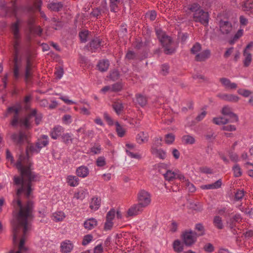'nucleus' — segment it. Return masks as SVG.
Instances as JSON below:
<instances>
[{
	"label": "nucleus",
	"mask_w": 253,
	"mask_h": 253,
	"mask_svg": "<svg viewBox=\"0 0 253 253\" xmlns=\"http://www.w3.org/2000/svg\"><path fill=\"white\" fill-rule=\"evenodd\" d=\"M13 229V243L16 245L18 243L19 237L21 236L18 245V250L14 252L11 250L9 253H24L27 249L24 246L25 238L27 232L31 229L30 224H11Z\"/></svg>",
	"instance_id": "1"
},
{
	"label": "nucleus",
	"mask_w": 253,
	"mask_h": 253,
	"mask_svg": "<svg viewBox=\"0 0 253 253\" xmlns=\"http://www.w3.org/2000/svg\"><path fill=\"white\" fill-rule=\"evenodd\" d=\"M158 38L164 48V52L166 54H171L175 52V48L172 46L171 38L167 35L161 29L156 30Z\"/></svg>",
	"instance_id": "2"
},
{
	"label": "nucleus",
	"mask_w": 253,
	"mask_h": 253,
	"mask_svg": "<svg viewBox=\"0 0 253 253\" xmlns=\"http://www.w3.org/2000/svg\"><path fill=\"white\" fill-rule=\"evenodd\" d=\"M20 109L16 106H13L8 107L7 109L5 116H12V120L10 124L13 126H16L18 125L19 119Z\"/></svg>",
	"instance_id": "3"
},
{
	"label": "nucleus",
	"mask_w": 253,
	"mask_h": 253,
	"mask_svg": "<svg viewBox=\"0 0 253 253\" xmlns=\"http://www.w3.org/2000/svg\"><path fill=\"white\" fill-rule=\"evenodd\" d=\"M150 194L145 190H140L137 194L138 203L144 208L148 206L151 201Z\"/></svg>",
	"instance_id": "4"
},
{
	"label": "nucleus",
	"mask_w": 253,
	"mask_h": 253,
	"mask_svg": "<svg viewBox=\"0 0 253 253\" xmlns=\"http://www.w3.org/2000/svg\"><path fill=\"white\" fill-rule=\"evenodd\" d=\"M181 238L184 244L187 246H191L194 244L197 240V233L191 230L184 231Z\"/></svg>",
	"instance_id": "5"
},
{
	"label": "nucleus",
	"mask_w": 253,
	"mask_h": 253,
	"mask_svg": "<svg viewBox=\"0 0 253 253\" xmlns=\"http://www.w3.org/2000/svg\"><path fill=\"white\" fill-rule=\"evenodd\" d=\"M11 139L17 145L21 146L28 141V135L26 132L20 131L18 133H13L10 136Z\"/></svg>",
	"instance_id": "6"
},
{
	"label": "nucleus",
	"mask_w": 253,
	"mask_h": 253,
	"mask_svg": "<svg viewBox=\"0 0 253 253\" xmlns=\"http://www.w3.org/2000/svg\"><path fill=\"white\" fill-rule=\"evenodd\" d=\"M209 14L202 9L196 13L193 14V20L196 22H200L205 26L209 23Z\"/></svg>",
	"instance_id": "7"
},
{
	"label": "nucleus",
	"mask_w": 253,
	"mask_h": 253,
	"mask_svg": "<svg viewBox=\"0 0 253 253\" xmlns=\"http://www.w3.org/2000/svg\"><path fill=\"white\" fill-rule=\"evenodd\" d=\"M222 114L224 118H227L229 123H237L239 121L238 116L232 112L231 109L228 106H224L222 109Z\"/></svg>",
	"instance_id": "8"
},
{
	"label": "nucleus",
	"mask_w": 253,
	"mask_h": 253,
	"mask_svg": "<svg viewBox=\"0 0 253 253\" xmlns=\"http://www.w3.org/2000/svg\"><path fill=\"white\" fill-rule=\"evenodd\" d=\"M33 65L31 58L28 57L26 59V65L24 73V80L25 82L29 83L33 77Z\"/></svg>",
	"instance_id": "9"
},
{
	"label": "nucleus",
	"mask_w": 253,
	"mask_h": 253,
	"mask_svg": "<svg viewBox=\"0 0 253 253\" xmlns=\"http://www.w3.org/2000/svg\"><path fill=\"white\" fill-rule=\"evenodd\" d=\"M219 27L221 34L223 35H228L233 30L232 24L228 21L220 20Z\"/></svg>",
	"instance_id": "10"
},
{
	"label": "nucleus",
	"mask_w": 253,
	"mask_h": 253,
	"mask_svg": "<svg viewBox=\"0 0 253 253\" xmlns=\"http://www.w3.org/2000/svg\"><path fill=\"white\" fill-rule=\"evenodd\" d=\"M144 208L137 203L133 205L127 210V215L128 216H133L141 213L144 210Z\"/></svg>",
	"instance_id": "11"
},
{
	"label": "nucleus",
	"mask_w": 253,
	"mask_h": 253,
	"mask_svg": "<svg viewBox=\"0 0 253 253\" xmlns=\"http://www.w3.org/2000/svg\"><path fill=\"white\" fill-rule=\"evenodd\" d=\"M217 97L221 100L233 102H237L239 99L237 95L227 93H218L217 94Z\"/></svg>",
	"instance_id": "12"
},
{
	"label": "nucleus",
	"mask_w": 253,
	"mask_h": 253,
	"mask_svg": "<svg viewBox=\"0 0 253 253\" xmlns=\"http://www.w3.org/2000/svg\"><path fill=\"white\" fill-rule=\"evenodd\" d=\"M211 55V50L207 49L197 54L195 56V60L198 62L205 61L210 57Z\"/></svg>",
	"instance_id": "13"
},
{
	"label": "nucleus",
	"mask_w": 253,
	"mask_h": 253,
	"mask_svg": "<svg viewBox=\"0 0 253 253\" xmlns=\"http://www.w3.org/2000/svg\"><path fill=\"white\" fill-rule=\"evenodd\" d=\"M151 152L155 157L164 160L166 158V152L162 149H158L155 147V144L151 147Z\"/></svg>",
	"instance_id": "14"
},
{
	"label": "nucleus",
	"mask_w": 253,
	"mask_h": 253,
	"mask_svg": "<svg viewBox=\"0 0 253 253\" xmlns=\"http://www.w3.org/2000/svg\"><path fill=\"white\" fill-rule=\"evenodd\" d=\"M13 62V77L15 80H18L20 77V69L21 67V63L20 61L18 60V58H17V57H14Z\"/></svg>",
	"instance_id": "15"
},
{
	"label": "nucleus",
	"mask_w": 253,
	"mask_h": 253,
	"mask_svg": "<svg viewBox=\"0 0 253 253\" xmlns=\"http://www.w3.org/2000/svg\"><path fill=\"white\" fill-rule=\"evenodd\" d=\"M219 82L222 85L227 89H235L237 88V85L235 83H231L230 80L226 78L219 79Z\"/></svg>",
	"instance_id": "16"
},
{
	"label": "nucleus",
	"mask_w": 253,
	"mask_h": 253,
	"mask_svg": "<svg viewBox=\"0 0 253 253\" xmlns=\"http://www.w3.org/2000/svg\"><path fill=\"white\" fill-rule=\"evenodd\" d=\"M243 9L249 15L253 16V0H247L243 2Z\"/></svg>",
	"instance_id": "17"
},
{
	"label": "nucleus",
	"mask_w": 253,
	"mask_h": 253,
	"mask_svg": "<svg viewBox=\"0 0 253 253\" xmlns=\"http://www.w3.org/2000/svg\"><path fill=\"white\" fill-rule=\"evenodd\" d=\"M20 20L17 19L16 21L11 24V30L13 34L14 39H20L19 34Z\"/></svg>",
	"instance_id": "18"
},
{
	"label": "nucleus",
	"mask_w": 253,
	"mask_h": 253,
	"mask_svg": "<svg viewBox=\"0 0 253 253\" xmlns=\"http://www.w3.org/2000/svg\"><path fill=\"white\" fill-rule=\"evenodd\" d=\"M64 131V128L60 126H54L51 130L50 136L53 139H56Z\"/></svg>",
	"instance_id": "19"
},
{
	"label": "nucleus",
	"mask_w": 253,
	"mask_h": 253,
	"mask_svg": "<svg viewBox=\"0 0 253 253\" xmlns=\"http://www.w3.org/2000/svg\"><path fill=\"white\" fill-rule=\"evenodd\" d=\"M102 40L99 38H95L93 39L89 42V50H91L92 52L95 51V50L98 49V48H100L102 46Z\"/></svg>",
	"instance_id": "20"
},
{
	"label": "nucleus",
	"mask_w": 253,
	"mask_h": 253,
	"mask_svg": "<svg viewBox=\"0 0 253 253\" xmlns=\"http://www.w3.org/2000/svg\"><path fill=\"white\" fill-rule=\"evenodd\" d=\"M97 225V220L93 218H91L86 220L84 223V227L87 230H91L96 227Z\"/></svg>",
	"instance_id": "21"
},
{
	"label": "nucleus",
	"mask_w": 253,
	"mask_h": 253,
	"mask_svg": "<svg viewBox=\"0 0 253 253\" xmlns=\"http://www.w3.org/2000/svg\"><path fill=\"white\" fill-rule=\"evenodd\" d=\"M73 248V245L70 241H66L61 244V250L64 253L70 252Z\"/></svg>",
	"instance_id": "22"
},
{
	"label": "nucleus",
	"mask_w": 253,
	"mask_h": 253,
	"mask_svg": "<svg viewBox=\"0 0 253 253\" xmlns=\"http://www.w3.org/2000/svg\"><path fill=\"white\" fill-rule=\"evenodd\" d=\"M76 174L78 176L84 178L89 174L88 169L85 166H81L76 169Z\"/></svg>",
	"instance_id": "23"
},
{
	"label": "nucleus",
	"mask_w": 253,
	"mask_h": 253,
	"mask_svg": "<svg viewBox=\"0 0 253 253\" xmlns=\"http://www.w3.org/2000/svg\"><path fill=\"white\" fill-rule=\"evenodd\" d=\"M222 184L221 180L218 179L213 183L204 185L201 186V188L203 189H217L221 187Z\"/></svg>",
	"instance_id": "24"
},
{
	"label": "nucleus",
	"mask_w": 253,
	"mask_h": 253,
	"mask_svg": "<svg viewBox=\"0 0 253 253\" xmlns=\"http://www.w3.org/2000/svg\"><path fill=\"white\" fill-rule=\"evenodd\" d=\"M48 144V136L45 135H43L42 138L38 139V142H36V147L40 149L43 147L46 146Z\"/></svg>",
	"instance_id": "25"
},
{
	"label": "nucleus",
	"mask_w": 253,
	"mask_h": 253,
	"mask_svg": "<svg viewBox=\"0 0 253 253\" xmlns=\"http://www.w3.org/2000/svg\"><path fill=\"white\" fill-rule=\"evenodd\" d=\"M101 204V199L97 197H93L91 199L90 203L89 208L93 211L97 210Z\"/></svg>",
	"instance_id": "26"
},
{
	"label": "nucleus",
	"mask_w": 253,
	"mask_h": 253,
	"mask_svg": "<svg viewBox=\"0 0 253 253\" xmlns=\"http://www.w3.org/2000/svg\"><path fill=\"white\" fill-rule=\"evenodd\" d=\"M107 8L106 4L102 8L98 7L94 9L91 12L90 15L93 17L98 18L101 15L102 13L107 11Z\"/></svg>",
	"instance_id": "27"
},
{
	"label": "nucleus",
	"mask_w": 253,
	"mask_h": 253,
	"mask_svg": "<svg viewBox=\"0 0 253 253\" xmlns=\"http://www.w3.org/2000/svg\"><path fill=\"white\" fill-rule=\"evenodd\" d=\"M79 179L75 175H68L67 177V182L71 187L77 186L79 184Z\"/></svg>",
	"instance_id": "28"
},
{
	"label": "nucleus",
	"mask_w": 253,
	"mask_h": 253,
	"mask_svg": "<svg viewBox=\"0 0 253 253\" xmlns=\"http://www.w3.org/2000/svg\"><path fill=\"white\" fill-rule=\"evenodd\" d=\"M243 56L244 57V59L243 60L244 66L247 67L250 65L252 61V54L250 52L247 51L246 50H244Z\"/></svg>",
	"instance_id": "29"
},
{
	"label": "nucleus",
	"mask_w": 253,
	"mask_h": 253,
	"mask_svg": "<svg viewBox=\"0 0 253 253\" xmlns=\"http://www.w3.org/2000/svg\"><path fill=\"white\" fill-rule=\"evenodd\" d=\"M109 62L107 60H100L98 64L97 68L98 70L102 72L106 71L109 67Z\"/></svg>",
	"instance_id": "30"
},
{
	"label": "nucleus",
	"mask_w": 253,
	"mask_h": 253,
	"mask_svg": "<svg viewBox=\"0 0 253 253\" xmlns=\"http://www.w3.org/2000/svg\"><path fill=\"white\" fill-rule=\"evenodd\" d=\"M148 140V135L142 131L139 133L136 137V141L139 144H142L147 142Z\"/></svg>",
	"instance_id": "31"
},
{
	"label": "nucleus",
	"mask_w": 253,
	"mask_h": 253,
	"mask_svg": "<svg viewBox=\"0 0 253 253\" xmlns=\"http://www.w3.org/2000/svg\"><path fill=\"white\" fill-rule=\"evenodd\" d=\"M176 172L172 171L170 170H167L165 173H163L165 179L170 181L176 178Z\"/></svg>",
	"instance_id": "32"
},
{
	"label": "nucleus",
	"mask_w": 253,
	"mask_h": 253,
	"mask_svg": "<svg viewBox=\"0 0 253 253\" xmlns=\"http://www.w3.org/2000/svg\"><path fill=\"white\" fill-rule=\"evenodd\" d=\"M63 6V4L60 2L50 3L48 5L47 7L51 10L54 11H59L62 8Z\"/></svg>",
	"instance_id": "33"
},
{
	"label": "nucleus",
	"mask_w": 253,
	"mask_h": 253,
	"mask_svg": "<svg viewBox=\"0 0 253 253\" xmlns=\"http://www.w3.org/2000/svg\"><path fill=\"white\" fill-rule=\"evenodd\" d=\"M136 102L141 106L143 107L146 105L147 103V98L140 94H137L135 95Z\"/></svg>",
	"instance_id": "34"
},
{
	"label": "nucleus",
	"mask_w": 253,
	"mask_h": 253,
	"mask_svg": "<svg viewBox=\"0 0 253 253\" xmlns=\"http://www.w3.org/2000/svg\"><path fill=\"white\" fill-rule=\"evenodd\" d=\"M112 107L118 115L120 114L124 109L122 103L118 101L114 102L112 104Z\"/></svg>",
	"instance_id": "35"
},
{
	"label": "nucleus",
	"mask_w": 253,
	"mask_h": 253,
	"mask_svg": "<svg viewBox=\"0 0 253 253\" xmlns=\"http://www.w3.org/2000/svg\"><path fill=\"white\" fill-rule=\"evenodd\" d=\"M110 10L113 12H117L118 10V5L120 3V0H109Z\"/></svg>",
	"instance_id": "36"
},
{
	"label": "nucleus",
	"mask_w": 253,
	"mask_h": 253,
	"mask_svg": "<svg viewBox=\"0 0 253 253\" xmlns=\"http://www.w3.org/2000/svg\"><path fill=\"white\" fill-rule=\"evenodd\" d=\"M213 223L214 226L219 229H222L223 228L222 219L219 216H214L213 220Z\"/></svg>",
	"instance_id": "37"
},
{
	"label": "nucleus",
	"mask_w": 253,
	"mask_h": 253,
	"mask_svg": "<svg viewBox=\"0 0 253 253\" xmlns=\"http://www.w3.org/2000/svg\"><path fill=\"white\" fill-rule=\"evenodd\" d=\"M173 247L174 251L180 253L183 250V243L179 240H175L173 243Z\"/></svg>",
	"instance_id": "38"
},
{
	"label": "nucleus",
	"mask_w": 253,
	"mask_h": 253,
	"mask_svg": "<svg viewBox=\"0 0 253 253\" xmlns=\"http://www.w3.org/2000/svg\"><path fill=\"white\" fill-rule=\"evenodd\" d=\"M182 142L185 144H193L195 142V139L194 137L190 135H184L182 138Z\"/></svg>",
	"instance_id": "39"
},
{
	"label": "nucleus",
	"mask_w": 253,
	"mask_h": 253,
	"mask_svg": "<svg viewBox=\"0 0 253 253\" xmlns=\"http://www.w3.org/2000/svg\"><path fill=\"white\" fill-rule=\"evenodd\" d=\"M31 118V117L30 113L25 118L23 119H19L18 124L20 126H24L26 128H29L30 125V120Z\"/></svg>",
	"instance_id": "40"
},
{
	"label": "nucleus",
	"mask_w": 253,
	"mask_h": 253,
	"mask_svg": "<svg viewBox=\"0 0 253 253\" xmlns=\"http://www.w3.org/2000/svg\"><path fill=\"white\" fill-rule=\"evenodd\" d=\"M62 141L66 144L72 143L73 142L72 134L70 133H66L62 135Z\"/></svg>",
	"instance_id": "41"
},
{
	"label": "nucleus",
	"mask_w": 253,
	"mask_h": 253,
	"mask_svg": "<svg viewBox=\"0 0 253 253\" xmlns=\"http://www.w3.org/2000/svg\"><path fill=\"white\" fill-rule=\"evenodd\" d=\"M31 117H35V122L37 125H39L42 119V115L41 114H37V111L36 109H33L30 113Z\"/></svg>",
	"instance_id": "42"
},
{
	"label": "nucleus",
	"mask_w": 253,
	"mask_h": 253,
	"mask_svg": "<svg viewBox=\"0 0 253 253\" xmlns=\"http://www.w3.org/2000/svg\"><path fill=\"white\" fill-rule=\"evenodd\" d=\"M212 122L214 124L220 125H225L228 123V121L227 120V118L223 117L219 118H214L212 119Z\"/></svg>",
	"instance_id": "43"
},
{
	"label": "nucleus",
	"mask_w": 253,
	"mask_h": 253,
	"mask_svg": "<svg viewBox=\"0 0 253 253\" xmlns=\"http://www.w3.org/2000/svg\"><path fill=\"white\" fill-rule=\"evenodd\" d=\"M65 217V213L63 211H58L53 214V219L55 221H60Z\"/></svg>",
	"instance_id": "44"
},
{
	"label": "nucleus",
	"mask_w": 253,
	"mask_h": 253,
	"mask_svg": "<svg viewBox=\"0 0 253 253\" xmlns=\"http://www.w3.org/2000/svg\"><path fill=\"white\" fill-rule=\"evenodd\" d=\"M195 229L197 231V236H203L205 234V230L204 226L201 223L196 224L195 225Z\"/></svg>",
	"instance_id": "45"
},
{
	"label": "nucleus",
	"mask_w": 253,
	"mask_h": 253,
	"mask_svg": "<svg viewBox=\"0 0 253 253\" xmlns=\"http://www.w3.org/2000/svg\"><path fill=\"white\" fill-rule=\"evenodd\" d=\"M116 130L119 136L122 137L125 135L126 130L118 122H116Z\"/></svg>",
	"instance_id": "46"
},
{
	"label": "nucleus",
	"mask_w": 253,
	"mask_h": 253,
	"mask_svg": "<svg viewBox=\"0 0 253 253\" xmlns=\"http://www.w3.org/2000/svg\"><path fill=\"white\" fill-rule=\"evenodd\" d=\"M202 49V46L199 42H196L190 49L191 53L193 54H197L199 53Z\"/></svg>",
	"instance_id": "47"
},
{
	"label": "nucleus",
	"mask_w": 253,
	"mask_h": 253,
	"mask_svg": "<svg viewBox=\"0 0 253 253\" xmlns=\"http://www.w3.org/2000/svg\"><path fill=\"white\" fill-rule=\"evenodd\" d=\"M30 32L34 34H36L39 36L42 35V29L39 26H34L33 27H31L30 29H29Z\"/></svg>",
	"instance_id": "48"
},
{
	"label": "nucleus",
	"mask_w": 253,
	"mask_h": 253,
	"mask_svg": "<svg viewBox=\"0 0 253 253\" xmlns=\"http://www.w3.org/2000/svg\"><path fill=\"white\" fill-rule=\"evenodd\" d=\"M175 140V135L172 133H168L165 135V141L166 144H171Z\"/></svg>",
	"instance_id": "49"
},
{
	"label": "nucleus",
	"mask_w": 253,
	"mask_h": 253,
	"mask_svg": "<svg viewBox=\"0 0 253 253\" xmlns=\"http://www.w3.org/2000/svg\"><path fill=\"white\" fill-rule=\"evenodd\" d=\"M188 9L191 12H194V13H196L202 9L201 8V6L199 4L197 3H193L188 6Z\"/></svg>",
	"instance_id": "50"
},
{
	"label": "nucleus",
	"mask_w": 253,
	"mask_h": 253,
	"mask_svg": "<svg viewBox=\"0 0 253 253\" xmlns=\"http://www.w3.org/2000/svg\"><path fill=\"white\" fill-rule=\"evenodd\" d=\"M244 31L243 29H239L238 30L237 33L234 36L232 40H230L229 43L230 44H233L235 42L237 41L240 37H241L243 35Z\"/></svg>",
	"instance_id": "51"
},
{
	"label": "nucleus",
	"mask_w": 253,
	"mask_h": 253,
	"mask_svg": "<svg viewBox=\"0 0 253 253\" xmlns=\"http://www.w3.org/2000/svg\"><path fill=\"white\" fill-rule=\"evenodd\" d=\"M232 170L233 171L234 175L235 177H238L242 175V172L241 169L239 165L235 164L233 166Z\"/></svg>",
	"instance_id": "52"
},
{
	"label": "nucleus",
	"mask_w": 253,
	"mask_h": 253,
	"mask_svg": "<svg viewBox=\"0 0 253 253\" xmlns=\"http://www.w3.org/2000/svg\"><path fill=\"white\" fill-rule=\"evenodd\" d=\"M14 40L15 41L14 43V57H17V58H18V54L20 48V41L19 39H14Z\"/></svg>",
	"instance_id": "53"
},
{
	"label": "nucleus",
	"mask_w": 253,
	"mask_h": 253,
	"mask_svg": "<svg viewBox=\"0 0 253 253\" xmlns=\"http://www.w3.org/2000/svg\"><path fill=\"white\" fill-rule=\"evenodd\" d=\"M51 22L53 25V28L55 30L59 29L63 26V23L62 22L58 20L55 18H52Z\"/></svg>",
	"instance_id": "54"
},
{
	"label": "nucleus",
	"mask_w": 253,
	"mask_h": 253,
	"mask_svg": "<svg viewBox=\"0 0 253 253\" xmlns=\"http://www.w3.org/2000/svg\"><path fill=\"white\" fill-rule=\"evenodd\" d=\"M189 208L195 211H201L202 210V206L199 202H191L189 204Z\"/></svg>",
	"instance_id": "55"
},
{
	"label": "nucleus",
	"mask_w": 253,
	"mask_h": 253,
	"mask_svg": "<svg viewBox=\"0 0 253 253\" xmlns=\"http://www.w3.org/2000/svg\"><path fill=\"white\" fill-rule=\"evenodd\" d=\"M120 75L118 70H113L111 71L109 75L110 79L113 81L118 80L120 78Z\"/></svg>",
	"instance_id": "56"
},
{
	"label": "nucleus",
	"mask_w": 253,
	"mask_h": 253,
	"mask_svg": "<svg viewBox=\"0 0 253 253\" xmlns=\"http://www.w3.org/2000/svg\"><path fill=\"white\" fill-rule=\"evenodd\" d=\"M88 35V31L84 30L79 33V37L82 42H85L87 41V38Z\"/></svg>",
	"instance_id": "57"
},
{
	"label": "nucleus",
	"mask_w": 253,
	"mask_h": 253,
	"mask_svg": "<svg viewBox=\"0 0 253 253\" xmlns=\"http://www.w3.org/2000/svg\"><path fill=\"white\" fill-rule=\"evenodd\" d=\"M184 182L189 192L193 193L195 191V187L192 183L190 182L188 179H185Z\"/></svg>",
	"instance_id": "58"
},
{
	"label": "nucleus",
	"mask_w": 253,
	"mask_h": 253,
	"mask_svg": "<svg viewBox=\"0 0 253 253\" xmlns=\"http://www.w3.org/2000/svg\"><path fill=\"white\" fill-rule=\"evenodd\" d=\"M93 239V236L91 234H87L85 235L82 241V245L86 246L89 244Z\"/></svg>",
	"instance_id": "59"
},
{
	"label": "nucleus",
	"mask_w": 253,
	"mask_h": 253,
	"mask_svg": "<svg viewBox=\"0 0 253 253\" xmlns=\"http://www.w3.org/2000/svg\"><path fill=\"white\" fill-rule=\"evenodd\" d=\"M112 92L120 91L122 88V85L120 83H116L111 85Z\"/></svg>",
	"instance_id": "60"
},
{
	"label": "nucleus",
	"mask_w": 253,
	"mask_h": 253,
	"mask_svg": "<svg viewBox=\"0 0 253 253\" xmlns=\"http://www.w3.org/2000/svg\"><path fill=\"white\" fill-rule=\"evenodd\" d=\"M101 147L100 145H95L90 148V152L93 154H98L100 153Z\"/></svg>",
	"instance_id": "61"
},
{
	"label": "nucleus",
	"mask_w": 253,
	"mask_h": 253,
	"mask_svg": "<svg viewBox=\"0 0 253 253\" xmlns=\"http://www.w3.org/2000/svg\"><path fill=\"white\" fill-rule=\"evenodd\" d=\"M115 210L114 209H112L106 215V220L112 221L115 217Z\"/></svg>",
	"instance_id": "62"
},
{
	"label": "nucleus",
	"mask_w": 253,
	"mask_h": 253,
	"mask_svg": "<svg viewBox=\"0 0 253 253\" xmlns=\"http://www.w3.org/2000/svg\"><path fill=\"white\" fill-rule=\"evenodd\" d=\"M241 220V218L240 215L236 214L232 218L230 219V226L231 228L233 227V226L235 222H238Z\"/></svg>",
	"instance_id": "63"
},
{
	"label": "nucleus",
	"mask_w": 253,
	"mask_h": 253,
	"mask_svg": "<svg viewBox=\"0 0 253 253\" xmlns=\"http://www.w3.org/2000/svg\"><path fill=\"white\" fill-rule=\"evenodd\" d=\"M32 99V96L31 95H26L24 99V102L25 103V108L26 109H28L30 107L29 103L31 101Z\"/></svg>",
	"instance_id": "64"
}]
</instances>
